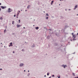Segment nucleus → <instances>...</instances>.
Listing matches in <instances>:
<instances>
[{
    "instance_id": "22",
    "label": "nucleus",
    "mask_w": 78,
    "mask_h": 78,
    "mask_svg": "<svg viewBox=\"0 0 78 78\" xmlns=\"http://www.w3.org/2000/svg\"><path fill=\"white\" fill-rule=\"evenodd\" d=\"M22 51H25V50L24 49H22Z\"/></svg>"
},
{
    "instance_id": "24",
    "label": "nucleus",
    "mask_w": 78,
    "mask_h": 78,
    "mask_svg": "<svg viewBox=\"0 0 78 78\" xmlns=\"http://www.w3.org/2000/svg\"><path fill=\"white\" fill-rule=\"evenodd\" d=\"M46 15L47 16H49V15H48V13H47Z\"/></svg>"
},
{
    "instance_id": "20",
    "label": "nucleus",
    "mask_w": 78,
    "mask_h": 78,
    "mask_svg": "<svg viewBox=\"0 0 78 78\" xmlns=\"http://www.w3.org/2000/svg\"><path fill=\"white\" fill-rule=\"evenodd\" d=\"M57 77L58 78H60V77H61V76L60 75H59V76H58Z\"/></svg>"
},
{
    "instance_id": "58",
    "label": "nucleus",
    "mask_w": 78,
    "mask_h": 78,
    "mask_svg": "<svg viewBox=\"0 0 78 78\" xmlns=\"http://www.w3.org/2000/svg\"><path fill=\"white\" fill-rule=\"evenodd\" d=\"M17 16H19V15H17Z\"/></svg>"
},
{
    "instance_id": "54",
    "label": "nucleus",
    "mask_w": 78,
    "mask_h": 78,
    "mask_svg": "<svg viewBox=\"0 0 78 78\" xmlns=\"http://www.w3.org/2000/svg\"><path fill=\"white\" fill-rule=\"evenodd\" d=\"M19 12H20V11H18Z\"/></svg>"
},
{
    "instance_id": "18",
    "label": "nucleus",
    "mask_w": 78,
    "mask_h": 78,
    "mask_svg": "<svg viewBox=\"0 0 78 78\" xmlns=\"http://www.w3.org/2000/svg\"><path fill=\"white\" fill-rule=\"evenodd\" d=\"M6 29H5L4 30V33H6Z\"/></svg>"
},
{
    "instance_id": "46",
    "label": "nucleus",
    "mask_w": 78,
    "mask_h": 78,
    "mask_svg": "<svg viewBox=\"0 0 78 78\" xmlns=\"http://www.w3.org/2000/svg\"><path fill=\"white\" fill-rule=\"evenodd\" d=\"M25 11H27V10H26Z\"/></svg>"
},
{
    "instance_id": "26",
    "label": "nucleus",
    "mask_w": 78,
    "mask_h": 78,
    "mask_svg": "<svg viewBox=\"0 0 78 78\" xmlns=\"http://www.w3.org/2000/svg\"><path fill=\"white\" fill-rule=\"evenodd\" d=\"M19 23H20V20H19Z\"/></svg>"
},
{
    "instance_id": "37",
    "label": "nucleus",
    "mask_w": 78,
    "mask_h": 78,
    "mask_svg": "<svg viewBox=\"0 0 78 78\" xmlns=\"http://www.w3.org/2000/svg\"><path fill=\"white\" fill-rule=\"evenodd\" d=\"M1 9H2L1 8H0V11H1Z\"/></svg>"
},
{
    "instance_id": "5",
    "label": "nucleus",
    "mask_w": 78,
    "mask_h": 78,
    "mask_svg": "<svg viewBox=\"0 0 78 78\" xmlns=\"http://www.w3.org/2000/svg\"><path fill=\"white\" fill-rule=\"evenodd\" d=\"M23 65H24L23 63H20V64L19 65V66H20V67H22L23 66Z\"/></svg>"
},
{
    "instance_id": "28",
    "label": "nucleus",
    "mask_w": 78,
    "mask_h": 78,
    "mask_svg": "<svg viewBox=\"0 0 78 78\" xmlns=\"http://www.w3.org/2000/svg\"><path fill=\"white\" fill-rule=\"evenodd\" d=\"M55 45H56V46H57V45H58V44H57V43H55Z\"/></svg>"
},
{
    "instance_id": "40",
    "label": "nucleus",
    "mask_w": 78,
    "mask_h": 78,
    "mask_svg": "<svg viewBox=\"0 0 78 78\" xmlns=\"http://www.w3.org/2000/svg\"><path fill=\"white\" fill-rule=\"evenodd\" d=\"M51 77L50 76V77H49V78H51Z\"/></svg>"
},
{
    "instance_id": "6",
    "label": "nucleus",
    "mask_w": 78,
    "mask_h": 78,
    "mask_svg": "<svg viewBox=\"0 0 78 78\" xmlns=\"http://www.w3.org/2000/svg\"><path fill=\"white\" fill-rule=\"evenodd\" d=\"M61 67H64V69L66 68V67H67V66L66 65H62L61 66Z\"/></svg>"
},
{
    "instance_id": "42",
    "label": "nucleus",
    "mask_w": 78,
    "mask_h": 78,
    "mask_svg": "<svg viewBox=\"0 0 78 78\" xmlns=\"http://www.w3.org/2000/svg\"><path fill=\"white\" fill-rule=\"evenodd\" d=\"M67 9H65V11H67Z\"/></svg>"
},
{
    "instance_id": "30",
    "label": "nucleus",
    "mask_w": 78,
    "mask_h": 78,
    "mask_svg": "<svg viewBox=\"0 0 78 78\" xmlns=\"http://www.w3.org/2000/svg\"><path fill=\"white\" fill-rule=\"evenodd\" d=\"M12 44V42H11V43H10V45Z\"/></svg>"
},
{
    "instance_id": "44",
    "label": "nucleus",
    "mask_w": 78,
    "mask_h": 78,
    "mask_svg": "<svg viewBox=\"0 0 78 78\" xmlns=\"http://www.w3.org/2000/svg\"><path fill=\"white\" fill-rule=\"evenodd\" d=\"M51 5H53V3H51Z\"/></svg>"
},
{
    "instance_id": "36",
    "label": "nucleus",
    "mask_w": 78,
    "mask_h": 78,
    "mask_svg": "<svg viewBox=\"0 0 78 78\" xmlns=\"http://www.w3.org/2000/svg\"><path fill=\"white\" fill-rule=\"evenodd\" d=\"M14 17H16V15H14Z\"/></svg>"
},
{
    "instance_id": "11",
    "label": "nucleus",
    "mask_w": 78,
    "mask_h": 78,
    "mask_svg": "<svg viewBox=\"0 0 78 78\" xmlns=\"http://www.w3.org/2000/svg\"><path fill=\"white\" fill-rule=\"evenodd\" d=\"M77 7H78V6H77V5H76V6H75V8H74V10H75V9H76V8H77Z\"/></svg>"
},
{
    "instance_id": "15",
    "label": "nucleus",
    "mask_w": 78,
    "mask_h": 78,
    "mask_svg": "<svg viewBox=\"0 0 78 78\" xmlns=\"http://www.w3.org/2000/svg\"><path fill=\"white\" fill-rule=\"evenodd\" d=\"M35 29H36V30H38L39 29V27H36Z\"/></svg>"
},
{
    "instance_id": "39",
    "label": "nucleus",
    "mask_w": 78,
    "mask_h": 78,
    "mask_svg": "<svg viewBox=\"0 0 78 78\" xmlns=\"http://www.w3.org/2000/svg\"><path fill=\"white\" fill-rule=\"evenodd\" d=\"M19 17L17 16H16V18L17 19V18H18Z\"/></svg>"
},
{
    "instance_id": "4",
    "label": "nucleus",
    "mask_w": 78,
    "mask_h": 78,
    "mask_svg": "<svg viewBox=\"0 0 78 78\" xmlns=\"http://www.w3.org/2000/svg\"><path fill=\"white\" fill-rule=\"evenodd\" d=\"M73 41H76V40H77V39H78V38L76 37V36H75L73 37Z\"/></svg>"
},
{
    "instance_id": "19",
    "label": "nucleus",
    "mask_w": 78,
    "mask_h": 78,
    "mask_svg": "<svg viewBox=\"0 0 78 78\" xmlns=\"http://www.w3.org/2000/svg\"><path fill=\"white\" fill-rule=\"evenodd\" d=\"M0 20H3V17H0Z\"/></svg>"
},
{
    "instance_id": "10",
    "label": "nucleus",
    "mask_w": 78,
    "mask_h": 78,
    "mask_svg": "<svg viewBox=\"0 0 78 78\" xmlns=\"http://www.w3.org/2000/svg\"><path fill=\"white\" fill-rule=\"evenodd\" d=\"M16 26H17V28H19V27H20L21 26V25L17 24V25H16Z\"/></svg>"
},
{
    "instance_id": "52",
    "label": "nucleus",
    "mask_w": 78,
    "mask_h": 78,
    "mask_svg": "<svg viewBox=\"0 0 78 78\" xmlns=\"http://www.w3.org/2000/svg\"><path fill=\"white\" fill-rule=\"evenodd\" d=\"M25 71H26L25 70H24V72H25Z\"/></svg>"
},
{
    "instance_id": "60",
    "label": "nucleus",
    "mask_w": 78,
    "mask_h": 78,
    "mask_svg": "<svg viewBox=\"0 0 78 78\" xmlns=\"http://www.w3.org/2000/svg\"><path fill=\"white\" fill-rule=\"evenodd\" d=\"M14 34V33H13V34Z\"/></svg>"
},
{
    "instance_id": "62",
    "label": "nucleus",
    "mask_w": 78,
    "mask_h": 78,
    "mask_svg": "<svg viewBox=\"0 0 78 78\" xmlns=\"http://www.w3.org/2000/svg\"><path fill=\"white\" fill-rule=\"evenodd\" d=\"M44 12H45V11H44Z\"/></svg>"
},
{
    "instance_id": "45",
    "label": "nucleus",
    "mask_w": 78,
    "mask_h": 78,
    "mask_svg": "<svg viewBox=\"0 0 78 78\" xmlns=\"http://www.w3.org/2000/svg\"><path fill=\"white\" fill-rule=\"evenodd\" d=\"M75 52H74V53H73V54H75Z\"/></svg>"
},
{
    "instance_id": "1",
    "label": "nucleus",
    "mask_w": 78,
    "mask_h": 78,
    "mask_svg": "<svg viewBox=\"0 0 78 78\" xmlns=\"http://www.w3.org/2000/svg\"><path fill=\"white\" fill-rule=\"evenodd\" d=\"M50 30V34H54V33H53V29H49Z\"/></svg>"
},
{
    "instance_id": "53",
    "label": "nucleus",
    "mask_w": 78,
    "mask_h": 78,
    "mask_svg": "<svg viewBox=\"0 0 78 78\" xmlns=\"http://www.w3.org/2000/svg\"><path fill=\"white\" fill-rule=\"evenodd\" d=\"M10 46H11V45H9V47H10Z\"/></svg>"
},
{
    "instance_id": "61",
    "label": "nucleus",
    "mask_w": 78,
    "mask_h": 78,
    "mask_svg": "<svg viewBox=\"0 0 78 78\" xmlns=\"http://www.w3.org/2000/svg\"><path fill=\"white\" fill-rule=\"evenodd\" d=\"M77 16H78V14H77Z\"/></svg>"
},
{
    "instance_id": "48",
    "label": "nucleus",
    "mask_w": 78,
    "mask_h": 78,
    "mask_svg": "<svg viewBox=\"0 0 78 78\" xmlns=\"http://www.w3.org/2000/svg\"><path fill=\"white\" fill-rule=\"evenodd\" d=\"M28 72H30V71H29V70H28Z\"/></svg>"
},
{
    "instance_id": "63",
    "label": "nucleus",
    "mask_w": 78,
    "mask_h": 78,
    "mask_svg": "<svg viewBox=\"0 0 78 78\" xmlns=\"http://www.w3.org/2000/svg\"><path fill=\"white\" fill-rule=\"evenodd\" d=\"M75 78H76V77H75Z\"/></svg>"
},
{
    "instance_id": "35",
    "label": "nucleus",
    "mask_w": 78,
    "mask_h": 78,
    "mask_svg": "<svg viewBox=\"0 0 78 78\" xmlns=\"http://www.w3.org/2000/svg\"><path fill=\"white\" fill-rule=\"evenodd\" d=\"M70 10H71V9H68V11H70Z\"/></svg>"
},
{
    "instance_id": "33",
    "label": "nucleus",
    "mask_w": 78,
    "mask_h": 78,
    "mask_svg": "<svg viewBox=\"0 0 78 78\" xmlns=\"http://www.w3.org/2000/svg\"><path fill=\"white\" fill-rule=\"evenodd\" d=\"M52 76V77H53V76H55V75H53Z\"/></svg>"
},
{
    "instance_id": "8",
    "label": "nucleus",
    "mask_w": 78,
    "mask_h": 78,
    "mask_svg": "<svg viewBox=\"0 0 78 78\" xmlns=\"http://www.w3.org/2000/svg\"><path fill=\"white\" fill-rule=\"evenodd\" d=\"M35 47H36V46H35V44H33V45L31 46V47L32 48H34Z\"/></svg>"
},
{
    "instance_id": "13",
    "label": "nucleus",
    "mask_w": 78,
    "mask_h": 78,
    "mask_svg": "<svg viewBox=\"0 0 78 78\" xmlns=\"http://www.w3.org/2000/svg\"><path fill=\"white\" fill-rule=\"evenodd\" d=\"M60 18L61 19H64V17L62 16H60Z\"/></svg>"
},
{
    "instance_id": "29",
    "label": "nucleus",
    "mask_w": 78,
    "mask_h": 78,
    "mask_svg": "<svg viewBox=\"0 0 78 78\" xmlns=\"http://www.w3.org/2000/svg\"><path fill=\"white\" fill-rule=\"evenodd\" d=\"M48 19V17H47L46 18V19Z\"/></svg>"
},
{
    "instance_id": "49",
    "label": "nucleus",
    "mask_w": 78,
    "mask_h": 78,
    "mask_svg": "<svg viewBox=\"0 0 78 78\" xmlns=\"http://www.w3.org/2000/svg\"><path fill=\"white\" fill-rule=\"evenodd\" d=\"M70 41H72V39H71Z\"/></svg>"
},
{
    "instance_id": "21",
    "label": "nucleus",
    "mask_w": 78,
    "mask_h": 78,
    "mask_svg": "<svg viewBox=\"0 0 78 78\" xmlns=\"http://www.w3.org/2000/svg\"><path fill=\"white\" fill-rule=\"evenodd\" d=\"M47 37L48 39H50V36H48Z\"/></svg>"
},
{
    "instance_id": "12",
    "label": "nucleus",
    "mask_w": 78,
    "mask_h": 78,
    "mask_svg": "<svg viewBox=\"0 0 78 78\" xmlns=\"http://www.w3.org/2000/svg\"><path fill=\"white\" fill-rule=\"evenodd\" d=\"M73 34H74L73 33L72 34V36H73V37H74V36H75V34L74 35Z\"/></svg>"
},
{
    "instance_id": "59",
    "label": "nucleus",
    "mask_w": 78,
    "mask_h": 78,
    "mask_svg": "<svg viewBox=\"0 0 78 78\" xmlns=\"http://www.w3.org/2000/svg\"><path fill=\"white\" fill-rule=\"evenodd\" d=\"M1 44H2V43H1Z\"/></svg>"
},
{
    "instance_id": "47",
    "label": "nucleus",
    "mask_w": 78,
    "mask_h": 78,
    "mask_svg": "<svg viewBox=\"0 0 78 78\" xmlns=\"http://www.w3.org/2000/svg\"><path fill=\"white\" fill-rule=\"evenodd\" d=\"M0 70H2V69H0Z\"/></svg>"
},
{
    "instance_id": "9",
    "label": "nucleus",
    "mask_w": 78,
    "mask_h": 78,
    "mask_svg": "<svg viewBox=\"0 0 78 78\" xmlns=\"http://www.w3.org/2000/svg\"><path fill=\"white\" fill-rule=\"evenodd\" d=\"M30 7H31V5H28L27 8V9H29V8H30Z\"/></svg>"
},
{
    "instance_id": "34",
    "label": "nucleus",
    "mask_w": 78,
    "mask_h": 78,
    "mask_svg": "<svg viewBox=\"0 0 78 78\" xmlns=\"http://www.w3.org/2000/svg\"><path fill=\"white\" fill-rule=\"evenodd\" d=\"M15 53V52H14V51H13V53Z\"/></svg>"
},
{
    "instance_id": "16",
    "label": "nucleus",
    "mask_w": 78,
    "mask_h": 78,
    "mask_svg": "<svg viewBox=\"0 0 78 78\" xmlns=\"http://www.w3.org/2000/svg\"><path fill=\"white\" fill-rule=\"evenodd\" d=\"M68 26H65L64 27V29H66V28H68Z\"/></svg>"
},
{
    "instance_id": "32",
    "label": "nucleus",
    "mask_w": 78,
    "mask_h": 78,
    "mask_svg": "<svg viewBox=\"0 0 78 78\" xmlns=\"http://www.w3.org/2000/svg\"><path fill=\"white\" fill-rule=\"evenodd\" d=\"M53 2H54V1H52L51 2L52 3H53Z\"/></svg>"
},
{
    "instance_id": "56",
    "label": "nucleus",
    "mask_w": 78,
    "mask_h": 78,
    "mask_svg": "<svg viewBox=\"0 0 78 78\" xmlns=\"http://www.w3.org/2000/svg\"><path fill=\"white\" fill-rule=\"evenodd\" d=\"M23 28L25 29V27H23Z\"/></svg>"
},
{
    "instance_id": "51",
    "label": "nucleus",
    "mask_w": 78,
    "mask_h": 78,
    "mask_svg": "<svg viewBox=\"0 0 78 78\" xmlns=\"http://www.w3.org/2000/svg\"><path fill=\"white\" fill-rule=\"evenodd\" d=\"M77 35H78V33L77 34Z\"/></svg>"
},
{
    "instance_id": "41",
    "label": "nucleus",
    "mask_w": 78,
    "mask_h": 78,
    "mask_svg": "<svg viewBox=\"0 0 78 78\" xmlns=\"http://www.w3.org/2000/svg\"><path fill=\"white\" fill-rule=\"evenodd\" d=\"M2 5V3H0V5Z\"/></svg>"
},
{
    "instance_id": "50",
    "label": "nucleus",
    "mask_w": 78,
    "mask_h": 78,
    "mask_svg": "<svg viewBox=\"0 0 78 78\" xmlns=\"http://www.w3.org/2000/svg\"><path fill=\"white\" fill-rule=\"evenodd\" d=\"M64 49L65 50V51H66V49H65V48H64Z\"/></svg>"
},
{
    "instance_id": "3",
    "label": "nucleus",
    "mask_w": 78,
    "mask_h": 78,
    "mask_svg": "<svg viewBox=\"0 0 78 78\" xmlns=\"http://www.w3.org/2000/svg\"><path fill=\"white\" fill-rule=\"evenodd\" d=\"M12 11V9H11L10 8H9L8 9V12H11Z\"/></svg>"
},
{
    "instance_id": "57",
    "label": "nucleus",
    "mask_w": 78,
    "mask_h": 78,
    "mask_svg": "<svg viewBox=\"0 0 78 78\" xmlns=\"http://www.w3.org/2000/svg\"><path fill=\"white\" fill-rule=\"evenodd\" d=\"M18 14H19V12H18Z\"/></svg>"
},
{
    "instance_id": "43",
    "label": "nucleus",
    "mask_w": 78,
    "mask_h": 78,
    "mask_svg": "<svg viewBox=\"0 0 78 78\" xmlns=\"http://www.w3.org/2000/svg\"><path fill=\"white\" fill-rule=\"evenodd\" d=\"M46 77V75H44V77Z\"/></svg>"
},
{
    "instance_id": "17",
    "label": "nucleus",
    "mask_w": 78,
    "mask_h": 78,
    "mask_svg": "<svg viewBox=\"0 0 78 78\" xmlns=\"http://www.w3.org/2000/svg\"><path fill=\"white\" fill-rule=\"evenodd\" d=\"M30 75V73H28L27 75V76H29Z\"/></svg>"
},
{
    "instance_id": "64",
    "label": "nucleus",
    "mask_w": 78,
    "mask_h": 78,
    "mask_svg": "<svg viewBox=\"0 0 78 78\" xmlns=\"http://www.w3.org/2000/svg\"><path fill=\"white\" fill-rule=\"evenodd\" d=\"M77 46H78V44H77Z\"/></svg>"
},
{
    "instance_id": "14",
    "label": "nucleus",
    "mask_w": 78,
    "mask_h": 78,
    "mask_svg": "<svg viewBox=\"0 0 78 78\" xmlns=\"http://www.w3.org/2000/svg\"><path fill=\"white\" fill-rule=\"evenodd\" d=\"M61 32H62V33H63V32H64V31H65V30H64V29H62V30H61Z\"/></svg>"
},
{
    "instance_id": "2",
    "label": "nucleus",
    "mask_w": 78,
    "mask_h": 78,
    "mask_svg": "<svg viewBox=\"0 0 78 78\" xmlns=\"http://www.w3.org/2000/svg\"><path fill=\"white\" fill-rule=\"evenodd\" d=\"M55 34L56 36H59V34L57 31L56 30H55Z\"/></svg>"
},
{
    "instance_id": "23",
    "label": "nucleus",
    "mask_w": 78,
    "mask_h": 78,
    "mask_svg": "<svg viewBox=\"0 0 78 78\" xmlns=\"http://www.w3.org/2000/svg\"><path fill=\"white\" fill-rule=\"evenodd\" d=\"M73 76H75V73H73Z\"/></svg>"
},
{
    "instance_id": "55",
    "label": "nucleus",
    "mask_w": 78,
    "mask_h": 78,
    "mask_svg": "<svg viewBox=\"0 0 78 78\" xmlns=\"http://www.w3.org/2000/svg\"><path fill=\"white\" fill-rule=\"evenodd\" d=\"M76 78H78V77H77Z\"/></svg>"
},
{
    "instance_id": "25",
    "label": "nucleus",
    "mask_w": 78,
    "mask_h": 78,
    "mask_svg": "<svg viewBox=\"0 0 78 78\" xmlns=\"http://www.w3.org/2000/svg\"><path fill=\"white\" fill-rule=\"evenodd\" d=\"M47 75H48H48H49V73H47Z\"/></svg>"
},
{
    "instance_id": "31",
    "label": "nucleus",
    "mask_w": 78,
    "mask_h": 78,
    "mask_svg": "<svg viewBox=\"0 0 78 78\" xmlns=\"http://www.w3.org/2000/svg\"><path fill=\"white\" fill-rule=\"evenodd\" d=\"M48 47H50V44H48Z\"/></svg>"
},
{
    "instance_id": "38",
    "label": "nucleus",
    "mask_w": 78,
    "mask_h": 78,
    "mask_svg": "<svg viewBox=\"0 0 78 78\" xmlns=\"http://www.w3.org/2000/svg\"><path fill=\"white\" fill-rule=\"evenodd\" d=\"M10 46H12V44H10Z\"/></svg>"
},
{
    "instance_id": "27",
    "label": "nucleus",
    "mask_w": 78,
    "mask_h": 78,
    "mask_svg": "<svg viewBox=\"0 0 78 78\" xmlns=\"http://www.w3.org/2000/svg\"><path fill=\"white\" fill-rule=\"evenodd\" d=\"M14 21H12V24H14Z\"/></svg>"
},
{
    "instance_id": "7",
    "label": "nucleus",
    "mask_w": 78,
    "mask_h": 78,
    "mask_svg": "<svg viewBox=\"0 0 78 78\" xmlns=\"http://www.w3.org/2000/svg\"><path fill=\"white\" fill-rule=\"evenodd\" d=\"M1 8H2L3 9H4L5 8H6V6H1Z\"/></svg>"
}]
</instances>
